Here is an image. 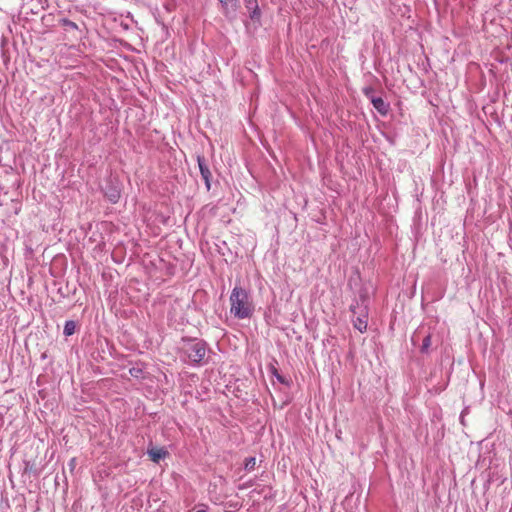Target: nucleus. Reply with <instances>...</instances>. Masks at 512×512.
<instances>
[{
    "label": "nucleus",
    "instance_id": "obj_1",
    "mask_svg": "<svg viewBox=\"0 0 512 512\" xmlns=\"http://www.w3.org/2000/svg\"><path fill=\"white\" fill-rule=\"evenodd\" d=\"M230 313L238 318L245 319L252 316L254 305L249 293L240 286H235L230 294Z\"/></svg>",
    "mask_w": 512,
    "mask_h": 512
},
{
    "label": "nucleus",
    "instance_id": "obj_2",
    "mask_svg": "<svg viewBox=\"0 0 512 512\" xmlns=\"http://www.w3.org/2000/svg\"><path fill=\"white\" fill-rule=\"evenodd\" d=\"M188 358L195 364H199L206 356V346L203 342H196L189 346L186 351Z\"/></svg>",
    "mask_w": 512,
    "mask_h": 512
},
{
    "label": "nucleus",
    "instance_id": "obj_3",
    "mask_svg": "<svg viewBox=\"0 0 512 512\" xmlns=\"http://www.w3.org/2000/svg\"><path fill=\"white\" fill-rule=\"evenodd\" d=\"M365 95L370 98L374 108L383 116H385L389 111V104H387L381 97H374L372 94V89H365Z\"/></svg>",
    "mask_w": 512,
    "mask_h": 512
},
{
    "label": "nucleus",
    "instance_id": "obj_4",
    "mask_svg": "<svg viewBox=\"0 0 512 512\" xmlns=\"http://www.w3.org/2000/svg\"><path fill=\"white\" fill-rule=\"evenodd\" d=\"M245 8L249 12V17L253 22L260 23L261 10L257 0H244Z\"/></svg>",
    "mask_w": 512,
    "mask_h": 512
},
{
    "label": "nucleus",
    "instance_id": "obj_5",
    "mask_svg": "<svg viewBox=\"0 0 512 512\" xmlns=\"http://www.w3.org/2000/svg\"><path fill=\"white\" fill-rule=\"evenodd\" d=\"M352 321L354 327L359 330V332L364 333L368 325V313L366 308L360 309L358 316L353 318Z\"/></svg>",
    "mask_w": 512,
    "mask_h": 512
},
{
    "label": "nucleus",
    "instance_id": "obj_6",
    "mask_svg": "<svg viewBox=\"0 0 512 512\" xmlns=\"http://www.w3.org/2000/svg\"><path fill=\"white\" fill-rule=\"evenodd\" d=\"M197 161H198L201 176L204 179L207 188L209 189L210 188L211 172H210L209 168L207 167V165L204 163L203 157L198 156Z\"/></svg>",
    "mask_w": 512,
    "mask_h": 512
},
{
    "label": "nucleus",
    "instance_id": "obj_7",
    "mask_svg": "<svg viewBox=\"0 0 512 512\" xmlns=\"http://www.w3.org/2000/svg\"><path fill=\"white\" fill-rule=\"evenodd\" d=\"M148 454L153 462L158 463L161 459L167 456L168 452L163 448H155L150 449Z\"/></svg>",
    "mask_w": 512,
    "mask_h": 512
},
{
    "label": "nucleus",
    "instance_id": "obj_8",
    "mask_svg": "<svg viewBox=\"0 0 512 512\" xmlns=\"http://www.w3.org/2000/svg\"><path fill=\"white\" fill-rule=\"evenodd\" d=\"M219 1L223 5V7L225 9V13H227L229 8H231L233 11H235L237 8L236 0H219Z\"/></svg>",
    "mask_w": 512,
    "mask_h": 512
},
{
    "label": "nucleus",
    "instance_id": "obj_9",
    "mask_svg": "<svg viewBox=\"0 0 512 512\" xmlns=\"http://www.w3.org/2000/svg\"><path fill=\"white\" fill-rule=\"evenodd\" d=\"M431 335L428 334L424 339H423V342H422V345H421V348H420V351L422 353H427L429 351V348L431 346Z\"/></svg>",
    "mask_w": 512,
    "mask_h": 512
},
{
    "label": "nucleus",
    "instance_id": "obj_10",
    "mask_svg": "<svg viewBox=\"0 0 512 512\" xmlns=\"http://www.w3.org/2000/svg\"><path fill=\"white\" fill-rule=\"evenodd\" d=\"M75 332V323L73 321H67L64 326V334L70 336Z\"/></svg>",
    "mask_w": 512,
    "mask_h": 512
},
{
    "label": "nucleus",
    "instance_id": "obj_11",
    "mask_svg": "<svg viewBox=\"0 0 512 512\" xmlns=\"http://www.w3.org/2000/svg\"><path fill=\"white\" fill-rule=\"evenodd\" d=\"M256 466V459L254 457L247 458L245 460V469L248 471L254 470Z\"/></svg>",
    "mask_w": 512,
    "mask_h": 512
},
{
    "label": "nucleus",
    "instance_id": "obj_12",
    "mask_svg": "<svg viewBox=\"0 0 512 512\" xmlns=\"http://www.w3.org/2000/svg\"><path fill=\"white\" fill-rule=\"evenodd\" d=\"M107 197L112 203H117L120 198V193L117 190H113L111 193L107 194Z\"/></svg>",
    "mask_w": 512,
    "mask_h": 512
},
{
    "label": "nucleus",
    "instance_id": "obj_13",
    "mask_svg": "<svg viewBox=\"0 0 512 512\" xmlns=\"http://www.w3.org/2000/svg\"><path fill=\"white\" fill-rule=\"evenodd\" d=\"M129 373H130V375H131V376H133V377H138V376H139V374L141 373V370H140V369H137V368H131V369L129 370Z\"/></svg>",
    "mask_w": 512,
    "mask_h": 512
},
{
    "label": "nucleus",
    "instance_id": "obj_14",
    "mask_svg": "<svg viewBox=\"0 0 512 512\" xmlns=\"http://www.w3.org/2000/svg\"><path fill=\"white\" fill-rule=\"evenodd\" d=\"M196 512H205V511H204V510H198V511H196Z\"/></svg>",
    "mask_w": 512,
    "mask_h": 512
}]
</instances>
